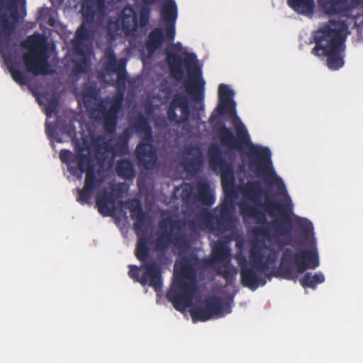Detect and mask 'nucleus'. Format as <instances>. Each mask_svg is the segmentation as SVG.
I'll return each instance as SVG.
<instances>
[{"mask_svg":"<svg viewBox=\"0 0 363 363\" xmlns=\"http://www.w3.org/2000/svg\"><path fill=\"white\" fill-rule=\"evenodd\" d=\"M133 128L142 140L137 145L135 150L138 163L146 170L152 169L157 160L156 148L152 144V128L147 118L142 114L135 121Z\"/></svg>","mask_w":363,"mask_h":363,"instance_id":"obj_13","label":"nucleus"},{"mask_svg":"<svg viewBox=\"0 0 363 363\" xmlns=\"http://www.w3.org/2000/svg\"><path fill=\"white\" fill-rule=\"evenodd\" d=\"M275 260H276V255L274 253L268 255L265 259L264 258L263 259V263H264L267 267L264 269H261L260 271H263V272L267 271L269 269L270 265L274 264Z\"/></svg>","mask_w":363,"mask_h":363,"instance_id":"obj_46","label":"nucleus"},{"mask_svg":"<svg viewBox=\"0 0 363 363\" xmlns=\"http://www.w3.org/2000/svg\"><path fill=\"white\" fill-rule=\"evenodd\" d=\"M158 226L162 232L155 240L157 252L164 254L170 245L177 248H186L189 246L188 239L182 231L184 223L182 220L167 216L161 218Z\"/></svg>","mask_w":363,"mask_h":363,"instance_id":"obj_14","label":"nucleus"},{"mask_svg":"<svg viewBox=\"0 0 363 363\" xmlns=\"http://www.w3.org/2000/svg\"><path fill=\"white\" fill-rule=\"evenodd\" d=\"M295 228L305 237H308L313 233L312 223L306 218H297L295 220Z\"/></svg>","mask_w":363,"mask_h":363,"instance_id":"obj_39","label":"nucleus"},{"mask_svg":"<svg viewBox=\"0 0 363 363\" xmlns=\"http://www.w3.org/2000/svg\"><path fill=\"white\" fill-rule=\"evenodd\" d=\"M96 5L82 4L81 12L83 21L77 28L74 39L72 41L76 54L74 72L77 74L86 73L90 62V43L94 33V21L97 10Z\"/></svg>","mask_w":363,"mask_h":363,"instance_id":"obj_8","label":"nucleus"},{"mask_svg":"<svg viewBox=\"0 0 363 363\" xmlns=\"http://www.w3.org/2000/svg\"><path fill=\"white\" fill-rule=\"evenodd\" d=\"M287 4L298 14L312 17L315 11V0H287Z\"/></svg>","mask_w":363,"mask_h":363,"instance_id":"obj_26","label":"nucleus"},{"mask_svg":"<svg viewBox=\"0 0 363 363\" xmlns=\"http://www.w3.org/2000/svg\"><path fill=\"white\" fill-rule=\"evenodd\" d=\"M65 0H50L51 3L54 6L61 5Z\"/></svg>","mask_w":363,"mask_h":363,"instance_id":"obj_51","label":"nucleus"},{"mask_svg":"<svg viewBox=\"0 0 363 363\" xmlns=\"http://www.w3.org/2000/svg\"><path fill=\"white\" fill-rule=\"evenodd\" d=\"M164 39V35L162 28H155L152 29L148 36V39L146 43V47L150 52H154L155 50L159 49Z\"/></svg>","mask_w":363,"mask_h":363,"instance_id":"obj_30","label":"nucleus"},{"mask_svg":"<svg viewBox=\"0 0 363 363\" xmlns=\"http://www.w3.org/2000/svg\"><path fill=\"white\" fill-rule=\"evenodd\" d=\"M59 157L60 161L68 167V150H61L60 152Z\"/></svg>","mask_w":363,"mask_h":363,"instance_id":"obj_48","label":"nucleus"},{"mask_svg":"<svg viewBox=\"0 0 363 363\" xmlns=\"http://www.w3.org/2000/svg\"><path fill=\"white\" fill-rule=\"evenodd\" d=\"M26 14V0H0L1 50L9 45L18 23Z\"/></svg>","mask_w":363,"mask_h":363,"instance_id":"obj_12","label":"nucleus"},{"mask_svg":"<svg viewBox=\"0 0 363 363\" xmlns=\"http://www.w3.org/2000/svg\"><path fill=\"white\" fill-rule=\"evenodd\" d=\"M144 5H146V6H151L152 4H154L157 0H142Z\"/></svg>","mask_w":363,"mask_h":363,"instance_id":"obj_50","label":"nucleus"},{"mask_svg":"<svg viewBox=\"0 0 363 363\" xmlns=\"http://www.w3.org/2000/svg\"><path fill=\"white\" fill-rule=\"evenodd\" d=\"M262 226H257L253 228L252 233V234L257 238L262 237L264 238H269V229L267 227L262 226L263 224H261Z\"/></svg>","mask_w":363,"mask_h":363,"instance_id":"obj_42","label":"nucleus"},{"mask_svg":"<svg viewBox=\"0 0 363 363\" xmlns=\"http://www.w3.org/2000/svg\"><path fill=\"white\" fill-rule=\"evenodd\" d=\"M235 258L238 266L240 267V270H241L242 268L248 267L247 259L246 256L242 253V252H237Z\"/></svg>","mask_w":363,"mask_h":363,"instance_id":"obj_43","label":"nucleus"},{"mask_svg":"<svg viewBox=\"0 0 363 363\" xmlns=\"http://www.w3.org/2000/svg\"><path fill=\"white\" fill-rule=\"evenodd\" d=\"M203 305L213 316V318H218L223 315V312H230V306L229 303L224 302L220 296H210L206 298Z\"/></svg>","mask_w":363,"mask_h":363,"instance_id":"obj_21","label":"nucleus"},{"mask_svg":"<svg viewBox=\"0 0 363 363\" xmlns=\"http://www.w3.org/2000/svg\"><path fill=\"white\" fill-rule=\"evenodd\" d=\"M21 46L27 50L22 60L26 70L35 76L51 74L47 54V45L45 36L35 33L28 36L21 42Z\"/></svg>","mask_w":363,"mask_h":363,"instance_id":"obj_10","label":"nucleus"},{"mask_svg":"<svg viewBox=\"0 0 363 363\" xmlns=\"http://www.w3.org/2000/svg\"><path fill=\"white\" fill-rule=\"evenodd\" d=\"M97 91L93 86L87 87L83 92V101L87 111L92 110V106L97 98Z\"/></svg>","mask_w":363,"mask_h":363,"instance_id":"obj_38","label":"nucleus"},{"mask_svg":"<svg viewBox=\"0 0 363 363\" xmlns=\"http://www.w3.org/2000/svg\"><path fill=\"white\" fill-rule=\"evenodd\" d=\"M259 272H264L259 271L252 266L242 268L240 270L241 284L252 290H255L259 284L264 285L266 282L260 277Z\"/></svg>","mask_w":363,"mask_h":363,"instance_id":"obj_20","label":"nucleus"},{"mask_svg":"<svg viewBox=\"0 0 363 363\" xmlns=\"http://www.w3.org/2000/svg\"><path fill=\"white\" fill-rule=\"evenodd\" d=\"M234 91L226 84L218 86V104L216 111L220 116L228 115L233 118V124L235 129V135L230 128L218 121V116L214 113L208 119V123L216 128L220 144L233 150H247L250 158V167L258 174L265 176L269 181L278 189L285 191L283 180L274 172L271 160L272 153L267 147L255 145L251 142L250 136L245 125L236 115V104L233 100Z\"/></svg>","mask_w":363,"mask_h":363,"instance_id":"obj_1","label":"nucleus"},{"mask_svg":"<svg viewBox=\"0 0 363 363\" xmlns=\"http://www.w3.org/2000/svg\"><path fill=\"white\" fill-rule=\"evenodd\" d=\"M40 106H44V112L48 118L56 116L54 123L46 121L45 124L46 134L50 140L53 150L55 143H63L68 138V112L65 110L60 112V96L55 93H42L36 96Z\"/></svg>","mask_w":363,"mask_h":363,"instance_id":"obj_9","label":"nucleus"},{"mask_svg":"<svg viewBox=\"0 0 363 363\" xmlns=\"http://www.w3.org/2000/svg\"><path fill=\"white\" fill-rule=\"evenodd\" d=\"M324 281L325 277L323 273L318 272L313 274L311 272H307L299 281L303 288L315 289L318 284L324 282Z\"/></svg>","mask_w":363,"mask_h":363,"instance_id":"obj_33","label":"nucleus"},{"mask_svg":"<svg viewBox=\"0 0 363 363\" xmlns=\"http://www.w3.org/2000/svg\"><path fill=\"white\" fill-rule=\"evenodd\" d=\"M121 24L123 31L127 35H133L138 27L137 13L130 6H125L121 11Z\"/></svg>","mask_w":363,"mask_h":363,"instance_id":"obj_22","label":"nucleus"},{"mask_svg":"<svg viewBox=\"0 0 363 363\" xmlns=\"http://www.w3.org/2000/svg\"><path fill=\"white\" fill-rule=\"evenodd\" d=\"M319 265L316 250L303 249L293 252L290 248L283 251L279 271L286 279L296 281L298 274H303L308 269H314Z\"/></svg>","mask_w":363,"mask_h":363,"instance_id":"obj_11","label":"nucleus"},{"mask_svg":"<svg viewBox=\"0 0 363 363\" xmlns=\"http://www.w3.org/2000/svg\"><path fill=\"white\" fill-rule=\"evenodd\" d=\"M189 313L194 323L198 321L205 322L213 318L203 305L192 307L189 311Z\"/></svg>","mask_w":363,"mask_h":363,"instance_id":"obj_36","label":"nucleus"},{"mask_svg":"<svg viewBox=\"0 0 363 363\" xmlns=\"http://www.w3.org/2000/svg\"><path fill=\"white\" fill-rule=\"evenodd\" d=\"M150 6L143 5L140 11V25L141 27L147 26L150 19Z\"/></svg>","mask_w":363,"mask_h":363,"instance_id":"obj_40","label":"nucleus"},{"mask_svg":"<svg viewBox=\"0 0 363 363\" xmlns=\"http://www.w3.org/2000/svg\"><path fill=\"white\" fill-rule=\"evenodd\" d=\"M145 218H143L141 220L140 218L135 219L136 221L133 223V229H134L135 233L137 234V235L138 236V238H144L143 236H142V232H143L142 228L145 223ZM138 240L139 239H138Z\"/></svg>","mask_w":363,"mask_h":363,"instance_id":"obj_44","label":"nucleus"},{"mask_svg":"<svg viewBox=\"0 0 363 363\" xmlns=\"http://www.w3.org/2000/svg\"><path fill=\"white\" fill-rule=\"evenodd\" d=\"M127 208L130 212L131 218L135 220L143 218H146V213L144 212L142 206V203L138 199H132L125 202Z\"/></svg>","mask_w":363,"mask_h":363,"instance_id":"obj_35","label":"nucleus"},{"mask_svg":"<svg viewBox=\"0 0 363 363\" xmlns=\"http://www.w3.org/2000/svg\"><path fill=\"white\" fill-rule=\"evenodd\" d=\"M101 146L104 150H108L110 147V141L104 140Z\"/></svg>","mask_w":363,"mask_h":363,"instance_id":"obj_52","label":"nucleus"},{"mask_svg":"<svg viewBox=\"0 0 363 363\" xmlns=\"http://www.w3.org/2000/svg\"><path fill=\"white\" fill-rule=\"evenodd\" d=\"M196 256H185L175 264L174 281L168 289L166 297L174 308L180 312L191 306L196 288Z\"/></svg>","mask_w":363,"mask_h":363,"instance_id":"obj_5","label":"nucleus"},{"mask_svg":"<svg viewBox=\"0 0 363 363\" xmlns=\"http://www.w3.org/2000/svg\"><path fill=\"white\" fill-rule=\"evenodd\" d=\"M99 160L101 161V162H104L105 160H106V157L104 156V154L101 155V157H99L98 158Z\"/></svg>","mask_w":363,"mask_h":363,"instance_id":"obj_55","label":"nucleus"},{"mask_svg":"<svg viewBox=\"0 0 363 363\" xmlns=\"http://www.w3.org/2000/svg\"><path fill=\"white\" fill-rule=\"evenodd\" d=\"M114 151L120 155H125L128 152V144L116 143Z\"/></svg>","mask_w":363,"mask_h":363,"instance_id":"obj_45","label":"nucleus"},{"mask_svg":"<svg viewBox=\"0 0 363 363\" xmlns=\"http://www.w3.org/2000/svg\"><path fill=\"white\" fill-rule=\"evenodd\" d=\"M12 38H13V37ZM12 41L13 39H11L9 45L4 50H0V52L3 55L5 64L6 65L13 79L20 85H26L28 84V78L26 75L17 67L16 63L13 62L11 56L9 54L7 55L6 53L11 46L16 45L12 43Z\"/></svg>","mask_w":363,"mask_h":363,"instance_id":"obj_24","label":"nucleus"},{"mask_svg":"<svg viewBox=\"0 0 363 363\" xmlns=\"http://www.w3.org/2000/svg\"><path fill=\"white\" fill-rule=\"evenodd\" d=\"M116 172L118 177L124 179H131L135 177L133 164L129 160H120L117 162Z\"/></svg>","mask_w":363,"mask_h":363,"instance_id":"obj_31","label":"nucleus"},{"mask_svg":"<svg viewBox=\"0 0 363 363\" xmlns=\"http://www.w3.org/2000/svg\"><path fill=\"white\" fill-rule=\"evenodd\" d=\"M67 57H68V51L66 52V54L65 55V60L67 59Z\"/></svg>","mask_w":363,"mask_h":363,"instance_id":"obj_57","label":"nucleus"},{"mask_svg":"<svg viewBox=\"0 0 363 363\" xmlns=\"http://www.w3.org/2000/svg\"><path fill=\"white\" fill-rule=\"evenodd\" d=\"M161 18L166 23L165 35L169 41L175 37V23L177 18V8L174 0H166L161 8Z\"/></svg>","mask_w":363,"mask_h":363,"instance_id":"obj_18","label":"nucleus"},{"mask_svg":"<svg viewBox=\"0 0 363 363\" xmlns=\"http://www.w3.org/2000/svg\"><path fill=\"white\" fill-rule=\"evenodd\" d=\"M196 192L194 197L201 204L206 206H211L215 202V197L211 193L209 184L206 182H199L196 187Z\"/></svg>","mask_w":363,"mask_h":363,"instance_id":"obj_27","label":"nucleus"},{"mask_svg":"<svg viewBox=\"0 0 363 363\" xmlns=\"http://www.w3.org/2000/svg\"><path fill=\"white\" fill-rule=\"evenodd\" d=\"M82 4L96 5L99 9L104 8V0H82Z\"/></svg>","mask_w":363,"mask_h":363,"instance_id":"obj_47","label":"nucleus"},{"mask_svg":"<svg viewBox=\"0 0 363 363\" xmlns=\"http://www.w3.org/2000/svg\"><path fill=\"white\" fill-rule=\"evenodd\" d=\"M263 189L258 182H248L242 190L245 198L255 202L256 205H251L246 202L240 203V213L243 217L255 219L257 224H265L267 216L259 207H263L270 216L279 214V218L273 222L274 230L280 235H285L292 229V220L290 217L286 205L269 200L266 198L265 203L262 205L257 202L261 197Z\"/></svg>","mask_w":363,"mask_h":363,"instance_id":"obj_3","label":"nucleus"},{"mask_svg":"<svg viewBox=\"0 0 363 363\" xmlns=\"http://www.w3.org/2000/svg\"><path fill=\"white\" fill-rule=\"evenodd\" d=\"M208 155L210 167L220 174L225 197L213 212L202 208L196 213V219L190 220L188 224L191 230H196L202 225L215 235L225 234L233 230L235 225V218L233 213V201L236 196L233 167L223 157L220 147L217 145L209 147Z\"/></svg>","mask_w":363,"mask_h":363,"instance_id":"obj_2","label":"nucleus"},{"mask_svg":"<svg viewBox=\"0 0 363 363\" xmlns=\"http://www.w3.org/2000/svg\"><path fill=\"white\" fill-rule=\"evenodd\" d=\"M184 154L194 155L191 158H186L184 161V168L188 170H194L202 162V155L200 148L196 145H191L184 148Z\"/></svg>","mask_w":363,"mask_h":363,"instance_id":"obj_28","label":"nucleus"},{"mask_svg":"<svg viewBox=\"0 0 363 363\" xmlns=\"http://www.w3.org/2000/svg\"><path fill=\"white\" fill-rule=\"evenodd\" d=\"M359 4V0H328L324 4L327 13L339 14L350 11Z\"/></svg>","mask_w":363,"mask_h":363,"instance_id":"obj_23","label":"nucleus"},{"mask_svg":"<svg viewBox=\"0 0 363 363\" xmlns=\"http://www.w3.org/2000/svg\"><path fill=\"white\" fill-rule=\"evenodd\" d=\"M193 189L191 186H186L182 191L181 197L182 201L186 203H189L193 199Z\"/></svg>","mask_w":363,"mask_h":363,"instance_id":"obj_41","label":"nucleus"},{"mask_svg":"<svg viewBox=\"0 0 363 363\" xmlns=\"http://www.w3.org/2000/svg\"><path fill=\"white\" fill-rule=\"evenodd\" d=\"M69 131H70L71 130V125L70 124H69Z\"/></svg>","mask_w":363,"mask_h":363,"instance_id":"obj_59","label":"nucleus"},{"mask_svg":"<svg viewBox=\"0 0 363 363\" xmlns=\"http://www.w3.org/2000/svg\"><path fill=\"white\" fill-rule=\"evenodd\" d=\"M236 246H237L238 248H242V246H243V243H242V242H241V243H240V242H238L236 243Z\"/></svg>","mask_w":363,"mask_h":363,"instance_id":"obj_56","label":"nucleus"},{"mask_svg":"<svg viewBox=\"0 0 363 363\" xmlns=\"http://www.w3.org/2000/svg\"><path fill=\"white\" fill-rule=\"evenodd\" d=\"M121 138H123L125 139L126 140L129 141L130 137H131V132L130 130L128 128H125L122 133L119 135Z\"/></svg>","mask_w":363,"mask_h":363,"instance_id":"obj_49","label":"nucleus"},{"mask_svg":"<svg viewBox=\"0 0 363 363\" xmlns=\"http://www.w3.org/2000/svg\"><path fill=\"white\" fill-rule=\"evenodd\" d=\"M113 73H116L117 74L116 83L118 86V89H119L124 91L127 76L125 71V60L124 59L119 60V67L114 70Z\"/></svg>","mask_w":363,"mask_h":363,"instance_id":"obj_37","label":"nucleus"},{"mask_svg":"<svg viewBox=\"0 0 363 363\" xmlns=\"http://www.w3.org/2000/svg\"><path fill=\"white\" fill-rule=\"evenodd\" d=\"M116 188L113 187L111 191L106 189L99 193L96 198V205L99 212L104 216H110L114 212L115 194Z\"/></svg>","mask_w":363,"mask_h":363,"instance_id":"obj_19","label":"nucleus"},{"mask_svg":"<svg viewBox=\"0 0 363 363\" xmlns=\"http://www.w3.org/2000/svg\"><path fill=\"white\" fill-rule=\"evenodd\" d=\"M312 38L315 43L313 55L326 57L330 69L337 70L343 66L345 36L337 21L330 20L323 23L313 32Z\"/></svg>","mask_w":363,"mask_h":363,"instance_id":"obj_4","label":"nucleus"},{"mask_svg":"<svg viewBox=\"0 0 363 363\" xmlns=\"http://www.w3.org/2000/svg\"><path fill=\"white\" fill-rule=\"evenodd\" d=\"M48 23L50 26H54L55 20L52 18H50L48 21Z\"/></svg>","mask_w":363,"mask_h":363,"instance_id":"obj_54","label":"nucleus"},{"mask_svg":"<svg viewBox=\"0 0 363 363\" xmlns=\"http://www.w3.org/2000/svg\"><path fill=\"white\" fill-rule=\"evenodd\" d=\"M79 169L85 172V181L84 187L78 189L77 200L82 204L89 203L94 191L98 189L105 180L104 172L101 168L96 169L90 155H80L78 162Z\"/></svg>","mask_w":363,"mask_h":363,"instance_id":"obj_15","label":"nucleus"},{"mask_svg":"<svg viewBox=\"0 0 363 363\" xmlns=\"http://www.w3.org/2000/svg\"><path fill=\"white\" fill-rule=\"evenodd\" d=\"M250 262L252 267L260 271L261 269L266 268V264L263 263L264 253L262 247L259 242L253 243L249 250Z\"/></svg>","mask_w":363,"mask_h":363,"instance_id":"obj_29","label":"nucleus"},{"mask_svg":"<svg viewBox=\"0 0 363 363\" xmlns=\"http://www.w3.org/2000/svg\"><path fill=\"white\" fill-rule=\"evenodd\" d=\"M230 250L228 245L223 242H218L213 246L211 257L207 261V263L213 267L219 263H230Z\"/></svg>","mask_w":363,"mask_h":363,"instance_id":"obj_25","label":"nucleus"},{"mask_svg":"<svg viewBox=\"0 0 363 363\" xmlns=\"http://www.w3.org/2000/svg\"><path fill=\"white\" fill-rule=\"evenodd\" d=\"M65 45H67L68 43L66 40H65Z\"/></svg>","mask_w":363,"mask_h":363,"instance_id":"obj_58","label":"nucleus"},{"mask_svg":"<svg viewBox=\"0 0 363 363\" xmlns=\"http://www.w3.org/2000/svg\"><path fill=\"white\" fill-rule=\"evenodd\" d=\"M216 273L222 277L228 284H231L235 279V276L238 274L236 268L231 266L230 263L222 264L218 267H213Z\"/></svg>","mask_w":363,"mask_h":363,"instance_id":"obj_32","label":"nucleus"},{"mask_svg":"<svg viewBox=\"0 0 363 363\" xmlns=\"http://www.w3.org/2000/svg\"><path fill=\"white\" fill-rule=\"evenodd\" d=\"M166 62L171 77L177 81L181 80L184 77L183 66H184L189 77V79L184 82L185 91L192 101L199 105L198 108L203 110L205 82L201 77V71L197 65L196 55L194 53L186 52L184 58L182 60L178 54L167 51Z\"/></svg>","mask_w":363,"mask_h":363,"instance_id":"obj_6","label":"nucleus"},{"mask_svg":"<svg viewBox=\"0 0 363 363\" xmlns=\"http://www.w3.org/2000/svg\"><path fill=\"white\" fill-rule=\"evenodd\" d=\"M123 99L124 92L118 89L116 94L108 101V108H106L103 101H101L97 104V108L92 107V110L89 111L91 114H94L95 111H98L103 115L104 128L108 133L113 134L116 131L118 113L122 109Z\"/></svg>","mask_w":363,"mask_h":363,"instance_id":"obj_16","label":"nucleus"},{"mask_svg":"<svg viewBox=\"0 0 363 363\" xmlns=\"http://www.w3.org/2000/svg\"><path fill=\"white\" fill-rule=\"evenodd\" d=\"M117 143L128 144L129 141L126 140L123 138H121V136H118Z\"/></svg>","mask_w":363,"mask_h":363,"instance_id":"obj_53","label":"nucleus"},{"mask_svg":"<svg viewBox=\"0 0 363 363\" xmlns=\"http://www.w3.org/2000/svg\"><path fill=\"white\" fill-rule=\"evenodd\" d=\"M135 255L142 262L140 266L128 265V276L142 286H149L158 293L162 289V269L160 263L149 261L150 248L147 238H140L137 241Z\"/></svg>","mask_w":363,"mask_h":363,"instance_id":"obj_7","label":"nucleus"},{"mask_svg":"<svg viewBox=\"0 0 363 363\" xmlns=\"http://www.w3.org/2000/svg\"><path fill=\"white\" fill-rule=\"evenodd\" d=\"M191 116L189 100L184 95L175 94L167 109V116L170 123L176 125L189 122Z\"/></svg>","mask_w":363,"mask_h":363,"instance_id":"obj_17","label":"nucleus"},{"mask_svg":"<svg viewBox=\"0 0 363 363\" xmlns=\"http://www.w3.org/2000/svg\"><path fill=\"white\" fill-rule=\"evenodd\" d=\"M105 60L103 63L104 72L111 74L119 67V61H117L116 54L111 48H107L104 52Z\"/></svg>","mask_w":363,"mask_h":363,"instance_id":"obj_34","label":"nucleus"}]
</instances>
